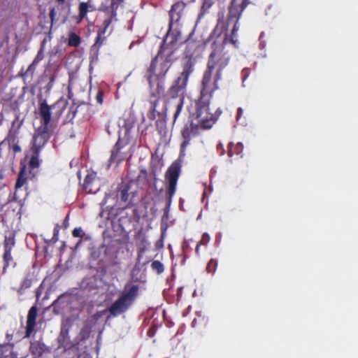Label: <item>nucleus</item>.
Here are the masks:
<instances>
[{
  "label": "nucleus",
  "mask_w": 358,
  "mask_h": 358,
  "mask_svg": "<svg viewBox=\"0 0 358 358\" xmlns=\"http://www.w3.org/2000/svg\"><path fill=\"white\" fill-rule=\"evenodd\" d=\"M13 148L15 152H18L21 151L20 147L17 145H14Z\"/></svg>",
  "instance_id": "37998d69"
},
{
  "label": "nucleus",
  "mask_w": 358,
  "mask_h": 358,
  "mask_svg": "<svg viewBox=\"0 0 358 358\" xmlns=\"http://www.w3.org/2000/svg\"><path fill=\"white\" fill-rule=\"evenodd\" d=\"M248 4L249 0H232L229 7L227 22L223 20V15L222 18L219 17L210 38H220L223 36L225 41L229 40L230 43L238 48V20Z\"/></svg>",
  "instance_id": "f257e3e1"
},
{
  "label": "nucleus",
  "mask_w": 358,
  "mask_h": 358,
  "mask_svg": "<svg viewBox=\"0 0 358 358\" xmlns=\"http://www.w3.org/2000/svg\"><path fill=\"white\" fill-rule=\"evenodd\" d=\"M243 151V145L241 143L234 144L230 143L228 145L227 155L230 159V162H232L233 157L234 155L242 157V153Z\"/></svg>",
  "instance_id": "5701e85b"
},
{
  "label": "nucleus",
  "mask_w": 358,
  "mask_h": 358,
  "mask_svg": "<svg viewBox=\"0 0 358 358\" xmlns=\"http://www.w3.org/2000/svg\"><path fill=\"white\" fill-rule=\"evenodd\" d=\"M210 103V100L205 101L198 98L195 101L194 111L189 112L190 120L196 122V124L202 129L211 128L222 113L220 108L215 113H211L209 111Z\"/></svg>",
  "instance_id": "39448f33"
},
{
  "label": "nucleus",
  "mask_w": 358,
  "mask_h": 358,
  "mask_svg": "<svg viewBox=\"0 0 358 358\" xmlns=\"http://www.w3.org/2000/svg\"><path fill=\"white\" fill-rule=\"evenodd\" d=\"M50 138V129L47 127L40 126L34 132L32 138L31 150L40 152Z\"/></svg>",
  "instance_id": "9d476101"
},
{
  "label": "nucleus",
  "mask_w": 358,
  "mask_h": 358,
  "mask_svg": "<svg viewBox=\"0 0 358 358\" xmlns=\"http://www.w3.org/2000/svg\"><path fill=\"white\" fill-rule=\"evenodd\" d=\"M209 8L210 7V4H207V2L205 1L203 3V6H202V9H204L205 8Z\"/></svg>",
  "instance_id": "c03bdc74"
},
{
  "label": "nucleus",
  "mask_w": 358,
  "mask_h": 358,
  "mask_svg": "<svg viewBox=\"0 0 358 358\" xmlns=\"http://www.w3.org/2000/svg\"><path fill=\"white\" fill-rule=\"evenodd\" d=\"M15 245V241L14 236H5L3 241V273H5L6 269L10 266H15L16 263L14 262L13 257L11 255L13 248Z\"/></svg>",
  "instance_id": "9b49d317"
},
{
  "label": "nucleus",
  "mask_w": 358,
  "mask_h": 358,
  "mask_svg": "<svg viewBox=\"0 0 358 358\" xmlns=\"http://www.w3.org/2000/svg\"><path fill=\"white\" fill-rule=\"evenodd\" d=\"M36 317L37 307L36 306H33L30 308L28 312L24 338L30 337L34 331V328L36 324Z\"/></svg>",
  "instance_id": "a211bd4d"
},
{
  "label": "nucleus",
  "mask_w": 358,
  "mask_h": 358,
  "mask_svg": "<svg viewBox=\"0 0 358 358\" xmlns=\"http://www.w3.org/2000/svg\"><path fill=\"white\" fill-rule=\"evenodd\" d=\"M58 3H64L65 0H56Z\"/></svg>",
  "instance_id": "a18cd8bd"
},
{
  "label": "nucleus",
  "mask_w": 358,
  "mask_h": 358,
  "mask_svg": "<svg viewBox=\"0 0 358 358\" xmlns=\"http://www.w3.org/2000/svg\"><path fill=\"white\" fill-rule=\"evenodd\" d=\"M81 43L80 37L75 32H70L68 38V45L70 47H78Z\"/></svg>",
  "instance_id": "bb28decb"
},
{
  "label": "nucleus",
  "mask_w": 358,
  "mask_h": 358,
  "mask_svg": "<svg viewBox=\"0 0 358 358\" xmlns=\"http://www.w3.org/2000/svg\"><path fill=\"white\" fill-rule=\"evenodd\" d=\"M69 339V329L62 328L57 338L58 343L60 345H64Z\"/></svg>",
  "instance_id": "cd10ccee"
},
{
  "label": "nucleus",
  "mask_w": 358,
  "mask_h": 358,
  "mask_svg": "<svg viewBox=\"0 0 358 358\" xmlns=\"http://www.w3.org/2000/svg\"><path fill=\"white\" fill-rule=\"evenodd\" d=\"M213 39L211 45L212 51L208 56L206 70L222 77L223 71L231 60V56L225 49L226 45L230 43V41H225L223 36Z\"/></svg>",
  "instance_id": "20e7f679"
},
{
  "label": "nucleus",
  "mask_w": 358,
  "mask_h": 358,
  "mask_svg": "<svg viewBox=\"0 0 358 358\" xmlns=\"http://www.w3.org/2000/svg\"><path fill=\"white\" fill-rule=\"evenodd\" d=\"M49 15H50V20H51V24H52L55 22V20H56V19H55L56 11H55V8H52L50 10Z\"/></svg>",
  "instance_id": "ea45409f"
},
{
  "label": "nucleus",
  "mask_w": 358,
  "mask_h": 358,
  "mask_svg": "<svg viewBox=\"0 0 358 358\" xmlns=\"http://www.w3.org/2000/svg\"><path fill=\"white\" fill-rule=\"evenodd\" d=\"M176 60L174 50L171 49L169 52H166L163 48H159L157 55L152 58L147 70V80L151 90L156 82L158 93L164 92L166 74Z\"/></svg>",
  "instance_id": "f03ea898"
},
{
  "label": "nucleus",
  "mask_w": 358,
  "mask_h": 358,
  "mask_svg": "<svg viewBox=\"0 0 358 358\" xmlns=\"http://www.w3.org/2000/svg\"><path fill=\"white\" fill-rule=\"evenodd\" d=\"M243 110L241 108H238L237 109V113H236V120L238 121L243 115Z\"/></svg>",
  "instance_id": "a19ab883"
},
{
  "label": "nucleus",
  "mask_w": 358,
  "mask_h": 358,
  "mask_svg": "<svg viewBox=\"0 0 358 358\" xmlns=\"http://www.w3.org/2000/svg\"><path fill=\"white\" fill-rule=\"evenodd\" d=\"M103 92L99 90L96 95V101L98 103L101 104L103 103Z\"/></svg>",
  "instance_id": "58836bf2"
},
{
  "label": "nucleus",
  "mask_w": 358,
  "mask_h": 358,
  "mask_svg": "<svg viewBox=\"0 0 358 358\" xmlns=\"http://www.w3.org/2000/svg\"><path fill=\"white\" fill-rule=\"evenodd\" d=\"M210 239V236L207 233H204L202 235L201 241H199V243H197V245L196 246L195 251L197 254L199 253L200 245H207V243L209 242Z\"/></svg>",
  "instance_id": "f704fd0d"
},
{
  "label": "nucleus",
  "mask_w": 358,
  "mask_h": 358,
  "mask_svg": "<svg viewBox=\"0 0 358 358\" xmlns=\"http://www.w3.org/2000/svg\"><path fill=\"white\" fill-rule=\"evenodd\" d=\"M217 266V262L213 259H211L207 264L206 271L208 273H213L215 271Z\"/></svg>",
  "instance_id": "c9c22d12"
},
{
  "label": "nucleus",
  "mask_w": 358,
  "mask_h": 358,
  "mask_svg": "<svg viewBox=\"0 0 358 358\" xmlns=\"http://www.w3.org/2000/svg\"><path fill=\"white\" fill-rule=\"evenodd\" d=\"M29 351L34 358H39L45 351V345L38 341L31 342Z\"/></svg>",
  "instance_id": "4be33fe9"
},
{
  "label": "nucleus",
  "mask_w": 358,
  "mask_h": 358,
  "mask_svg": "<svg viewBox=\"0 0 358 358\" xmlns=\"http://www.w3.org/2000/svg\"><path fill=\"white\" fill-rule=\"evenodd\" d=\"M53 106H49L45 100L39 103V113L41 115V126L49 127L51 121V109Z\"/></svg>",
  "instance_id": "f3484780"
},
{
  "label": "nucleus",
  "mask_w": 358,
  "mask_h": 358,
  "mask_svg": "<svg viewBox=\"0 0 358 358\" xmlns=\"http://www.w3.org/2000/svg\"><path fill=\"white\" fill-rule=\"evenodd\" d=\"M117 8L118 3H117L116 0H111V2L108 6L104 5L103 3L101 5L99 10L106 13L108 16V17L103 22V31L102 33L105 32L106 29L110 25L114 19L116 20L115 17L117 15Z\"/></svg>",
  "instance_id": "ddd939ff"
},
{
  "label": "nucleus",
  "mask_w": 358,
  "mask_h": 358,
  "mask_svg": "<svg viewBox=\"0 0 358 358\" xmlns=\"http://www.w3.org/2000/svg\"><path fill=\"white\" fill-rule=\"evenodd\" d=\"M194 71V62L189 59L184 61L182 64V71L172 80L165 94L167 100L180 98L173 115L174 122L182 111L184 103V94L187 91L189 76Z\"/></svg>",
  "instance_id": "7ed1b4c3"
},
{
  "label": "nucleus",
  "mask_w": 358,
  "mask_h": 358,
  "mask_svg": "<svg viewBox=\"0 0 358 358\" xmlns=\"http://www.w3.org/2000/svg\"><path fill=\"white\" fill-rule=\"evenodd\" d=\"M58 229H54V234H53V237H52V239L55 241H57V239H58Z\"/></svg>",
  "instance_id": "79ce46f5"
},
{
  "label": "nucleus",
  "mask_w": 358,
  "mask_h": 358,
  "mask_svg": "<svg viewBox=\"0 0 358 358\" xmlns=\"http://www.w3.org/2000/svg\"><path fill=\"white\" fill-rule=\"evenodd\" d=\"M129 185L127 184L122 185L118 189L117 196L120 199L121 201L127 203L126 207H129L132 205L131 201L129 200Z\"/></svg>",
  "instance_id": "393cba45"
},
{
  "label": "nucleus",
  "mask_w": 358,
  "mask_h": 358,
  "mask_svg": "<svg viewBox=\"0 0 358 358\" xmlns=\"http://www.w3.org/2000/svg\"><path fill=\"white\" fill-rule=\"evenodd\" d=\"M162 93H158L157 86H156L155 92H152L150 96L149 103L150 108L148 112L147 116L149 120H154L157 115H159L160 113L157 110V108L160 99V95Z\"/></svg>",
  "instance_id": "dca6fc26"
},
{
  "label": "nucleus",
  "mask_w": 358,
  "mask_h": 358,
  "mask_svg": "<svg viewBox=\"0 0 358 358\" xmlns=\"http://www.w3.org/2000/svg\"><path fill=\"white\" fill-rule=\"evenodd\" d=\"M100 36H101V34H99V36H98V37H97V39H96V43H97V42H98V41L99 40V38H100Z\"/></svg>",
  "instance_id": "49530a36"
},
{
  "label": "nucleus",
  "mask_w": 358,
  "mask_h": 358,
  "mask_svg": "<svg viewBox=\"0 0 358 358\" xmlns=\"http://www.w3.org/2000/svg\"><path fill=\"white\" fill-rule=\"evenodd\" d=\"M148 241L145 237L143 238L141 241V244L138 247V257L137 260L140 262L142 256L143 255L144 252L147 250V245Z\"/></svg>",
  "instance_id": "c756f323"
},
{
  "label": "nucleus",
  "mask_w": 358,
  "mask_h": 358,
  "mask_svg": "<svg viewBox=\"0 0 358 358\" xmlns=\"http://www.w3.org/2000/svg\"><path fill=\"white\" fill-rule=\"evenodd\" d=\"M151 268L153 271H155L158 274L162 273L164 270L163 264L158 260H155L152 262Z\"/></svg>",
  "instance_id": "72a5a7b5"
},
{
  "label": "nucleus",
  "mask_w": 358,
  "mask_h": 358,
  "mask_svg": "<svg viewBox=\"0 0 358 358\" xmlns=\"http://www.w3.org/2000/svg\"><path fill=\"white\" fill-rule=\"evenodd\" d=\"M220 147H222V144H219V145H217V149H219V148H220Z\"/></svg>",
  "instance_id": "de8ad7c7"
},
{
  "label": "nucleus",
  "mask_w": 358,
  "mask_h": 358,
  "mask_svg": "<svg viewBox=\"0 0 358 358\" xmlns=\"http://www.w3.org/2000/svg\"><path fill=\"white\" fill-rule=\"evenodd\" d=\"M182 5L180 3L177 2L172 5L171 8L169 11V27H170V29L173 27V24L178 23L181 17V13L180 10H181Z\"/></svg>",
  "instance_id": "412c9836"
},
{
  "label": "nucleus",
  "mask_w": 358,
  "mask_h": 358,
  "mask_svg": "<svg viewBox=\"0 0 358 358\" xmlns=\"http://www.w3.org/2000/svg\"><path fill=\"white\" fill-rule=\"evenodd\" d=\"M220 149H222V154H223V152H224V150H223V148H222V147H220Z\"/></svg>",
  "instance_id": "09e8293b"
},
{
  "label": "nucleus",
  "mask_w": 358,
  "mask_h": 358,
  "mask_svg": "<svg viewBox=\"0 0 358 358\" xmlns=\"http://www.w3.org/2000/svg\"><path fill=\"white\" fill-rule=\"evenodd\" d=\"M185 45L186 47L185 50V61L189 59L194 62L192 60V57L199 51L201 48V42L199 41L188 38L185 41Z\"/></svg>",
  "instance_id": "6ab92c4d"
},
{
  "label": "nucleus",
  "mask_w": 358,
  "mask_h": 358,
  "mask_svg": "<svg viewBox=\"0 0 358 358\" xmlns=\"http://www.w3.org/2000/svg\"><path fill=\"white\" fill-rule=\"evenodd\" d=\"M222 79V76L205 70L201 81L200 95L199 98L205 101H211L214 92L219 89V82Z\"/></svg>",
  "instance_id": "6e6552de"
},
{
  "label": "nucleus",
  "mask_w": 358,
  "mask_h": 358,
  "mask_svg": "<svg viewBox=\"0 0 358 358\" xmlns=\"http://www.w3.org/2000/svg\"><path fill=\"white\" fill-rule=\"evenodd\" d=\"M138 292V285L127 284L117 299L108 308L110 316L117 317L126 313L135 301Z\"/></svg>",
  "instance_id": "423d86ee"
},
{
  "label": "nucleus",
  "mask_w": 358,
  "mask_h": 358,
  "mask_svg": "<svg viewBox=\"0 0 358 358\" xmlns=\"http://www.w3.org/2000/svg\"><path fill=\"white\" fill-rule=\"evenodd\" d=\"M181 171V163L178 160L173 162L168 168L165 178L168 182L166 187V208L165 211L168 212L172 203L173 197L176 192V186Z\"/></svg>",
  "instance_id": "0eeeda50"
},
{
  "label": "nucleus",
  "mask_w": 358,
  "mask_h": 358,
  "mask_svg": "<svg viewBox=\"0 0 358 358\" xmlns=\"http://www.w3.org/2000/svg\"><path fill=\"white\" fill-rule=\"evenodd\" d=\"M72 235L73 237L81 238L83 236V232L81 228H75L72 231Z\"/></svg>",
  "instance_id": "4c0bfd02"
},
{
  "label": "nucleus",
  "mask_w": 358,
  "mask_h": 358,
  "mask_svg": "<svg viewBox=\"0 0 358 358\" xmlns=\"http://www.w3.org/2000/svg\"><path fill=\"white\" fill-rule=\"evenodd\" d=\"M125 250H128L126 248L120 245H111L106 250V255L111 261V264L116 266L120 263V256L123 255Z\"/></svg>",
  "instance_id": "2eb2a0df"
},
{
  "label": "nucleus",
  "mask_w": 358,
  "mask_h": 358,
  "mask_svg": "<svg viewBox=\"0 0 358 358\" xmlns=\"http://www.w3.org/2000/svg\"><path fill=\"white\" fill-rule=\"evenodd\" d=\"M44 50H45V41H43V43L41 44L40 49L38 50L36 56L34 59V62L35 63L38 64L41 61H42L44 59Z\"/></svg>",
  "instance_id": "473e14b6"
},
{
  "label": "nucleus",
  "mask_w": 358,
  "mask_h": 358,
  "mask_svg": "<svg viewBox=\"0 0 358 358\" xmlns=\"http://www.w3.org/2000/svg\"><path fill=\"white\" fill-rule=\"evenodd\" d=\"M31 152L32 156L29 161V166L31 168L35 169L39 166L38 156L40 152H36V150H31Z\"/></svg>",
  "instance_id": "2f4dec72"
},
{
  "label": "nucleus",
  "mask_w": 358,
  "mask_h": 358,
  "mask_svg": "<svg viewBox=\"0 0 358 358\" xmlns=\"http://www.w3.org/2000/svg\"><path fill=\"white\" fill-rule=\"evenodd\" d=\"M96 179V173L95 172H92L86 176L84 180L83 187L87 192L95 194L99 190V187L94 188V187Z\"/></svg>",
  "instance_id": "aec40b11"
},
{
  "label": "nucleus",
  "mask_w": 358,
  "mask_h": 358,
  "mask_svg": "<svg viewBox=\"0 0 358 358\" xmlns=\"http://www.w3.org/2000/svg\"><path fill=\"white\" fill-rule=\"evenodd\" d=\"M180 38V32L177 29H170V27H169V30L164 38L160 48H163V50L166 52H169L171 49L174 50V52L176 50V44Z\"/></svg>",
  "instance_id": "f8f14e48"
},
{
  "label": "nucleus",
  "mask_w": 358,
  "mask_h": 358,
  "mask_svg": "<svg viewBox=\"0 0 358 358\" xmlns=\"http://www.w3.org/2000/svg\"><path fill=\"white\" fill-rule=\"evenodd\" d=\"M37 65L38 64L33 61L31 64L28 66L25 73L32 76L36 71Z\"/></svg>",
  "instance_id": "e433bc0d"
},
{
  "label": "nucleus",
  "mask_w": 358,
  "mask_h": 358,
  "mask_svg": "<svg viewBox=\"0 0 358 358\" xmlns=\"http://www.w3.org/2000/svg\"><path fill=\"white\" fill-rule=\"evenodd\" d=\"M196 123V122L190 120L189 125H186L181 131L183 141L180 145V157H183L185 155V150L189 145L191 139L199 134L201 128Z\"/></svg>",
  "instance_id": "1a4fd4ad"
},
{
  "label": "nucleus",
  "mask_w": 358,
  "mask_h": 358,
  "mask_svg": "<svg viewBox=\"0 0 358 358\" xmlns=\"http://www.w3.org/2000/svg\"><path fill=\"white\" fill-rule=\"evenodd\" d=\"M26 181H27V179L24 176L22 171H21L18 175L17 181L15 182V191L12 196L11 195L9 196L8 202H11V201L21 202V200H19V198L17 196V189L19 188H20L21 187H22L24 185V184L26 182Z\"/></svg>",
  "instance_id": "b1692460"
},
{
  "label": "nucleus",
  "mask_w": 358,
  "mask_h": 358,
  "mask_svg": "<svg viewBox=\"0 0 358 358\" xmlns=\"http://www.w3.org/2000/svg\"><path fill=\"white\" fill-rule=\"evenodd\" d=\"M124 147L123 142L119 138L111 150V155L108 160L109 166L114 164L117 165L126 159L127 155L122 151Z\"/></svg>",
  "instance_id": "4468645a"
},
{
  "label": "nucleus",
  "mask_w": 358,
  "mask_h": 358,
  "mask_svg": "<svg viewBox=\"0 0 358 358\" xmlns=\"http://www.w3.org/2000/svg\"><path fill=\"white\" fill-rule=\"evenodd\" d=\"M22 122H19L18 118L17 117L12 122V125L10 129H9V132L8 134V139L10 141L14 143L17 137L19 134V130L22 126Z\"/></svg>",
  "instance_id": "a878e982"
},
{
  "label": "nucleus",
  "mask_w": 358,
  "mask_h": 358,
  "mask_svg": "<svg viewBox=\"0 0 358 358\" xmlns=\"http://www.w3.org/2000/svg\"><path fill=\"white\" fill-rule=\"evenodd\" d=\"M89 5L86 2H80L78 7L80 20L85 18L89 12Z\"/></svg>",
  "instance_id": "c85d7f7f"
},
{
  "label": "nucleus",
  "mask_w": 358,
  "mask_h": 358,
  "mask_svg": "<svg viewBox=\"0 0 358 358\" xmlns=\"http://www.w3.org/2000/svg\"><path fill=\"white\" fill-rule=\"evenodd\" d=\"M31 284H32L31 278L29 277V275L27 276L22 282L20 287L19 289L17 290V292L20 294H22L24 290L29 288L31 286Z\"/></svg>",
  "instance_id": "7c9ffc66"
}]
</instances>
